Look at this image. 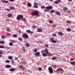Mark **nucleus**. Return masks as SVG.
<instances>
[{"label": "nucleus", "mask_w": 75, "mask_h": 75, "mask_svg": "<svg viewBox=\"0 0 75 75\" xmlns=\"http://www.w3.org/2000/svg\"><path fill=\"white\" fill-rule=\"evenodd\" d=\"M40 52H38L35 53V55L36 57H39V56H40Z\"/></svg>", "instance_id": "nucleus-8"}, {"label": "nucleus", "mask_w": 75, "mask_h": 75, "mask_svg": "<svg viewBox=\"0 0 75 75\" xmlns=\"http://www.w3.org/2000/svg\"><path fill=\"white\" fill-rule=\"evenodd\" d=\"M18 59V57H15V60L17 61Z\"/></svg>", "instance_id": "nucleus-43"}, {"label": "nucleus", "mask_w": 75, "mask_h": 75, "mask_svg": "<svg viewBox=\"0 0 75 75\" xmlns=\"http://www.w3.org/2000/svg\"><path fill=\"white\" fill-rule=\"evenodd\" d=\"M25 45H26V46H27V47H30V44H25Z\"/></svg>", "instance_id": "nucleus-41"}, {"label": "nucleus", "mask_w": 75, "mask_h": 75, "mask_svg": "<svg viewBox=\"0 0 75 75\" xmlns=\"http://www.w3.org/2000/svg\"><path fill=\"white\" fill-rule=\"evenodd\" d=\"M6 10H7L8 11H10V10L8 9H6Z\"/></svg>", "instance_id": "nucleus-56"}, {"label": "nucleus", "mask_w": 75, "mask_h": 75, "mask_svg": "<svg viewBox=\"0 0 75 75\" xmlns=\"http://www.w3.org/2000/svg\"><path fill=\"white\" fill-rule=\"evenodd\" d=\"M6 30L7 31H8V32H10V29H8V28Z\"/></svg>", "instance_id": "nucleus-40"}, {"label": "nucleus", "mask_w": 75, "mask_h": 75, "mask_svg": "<svg viewBox=\"0 0 75 75\" xmlns=\"http://www.w3.org/2000/svg\"><path fill=\"white\" fill-rule=\"evenodd\" d=\"M34 4H35L34 5V7H35V8H38V5H38V4H37V3L36 2H34Z\"/></svg>", "instance_id": "nucleus-6"}, {"label": "nucleus", "mask_w": 75, "mask_h": 75, "mask_svg": "<svg viewBox=\"0 0 75 75\" xmlns=\"http://www.w3.org/2000/svg\"><path fill=\"white\" fill-rule=\"evenodd\" d=\"M22 50L23 52H25V51H26V50L25 49V47H22Z\"/></svg>", "instance_id": "nucleus-23"}, {"label": "nucleus", "mask_w": 75, "mask_h": 75, "mask_svg": "<svg viewBox=\"0 0 75 75\" xmlns=\"http://www.w3.org/2000/svg\"><path fill=\"white\" fill-rule=\"evenodd\" d=\"M63 10L64 11H67L68 10V8L67 7H64L63 8Z\"/></svg>", "instance_id": "nucleus-15"}, {"label": "nucleus", "mask_w": 75, "mask_h": 75, "mask_svg": "<svg viewBox=\"0 0 75 75\" xmlns=\"http://www.w3.org/2000/svg\"><path fill=\"white\" fill-rule=\"evenodd\" d=\"M53 26H54V27H56V26H57V25H56L55 24H54L53 25Z\"/></svg>", "instance_id": "nucleus-59"}, {"label": "nucleus", "mask_w": 75, "mask_h": 75, "mask_svg": "<svg viewBox=\"0 0 75 75\" xmlns=\"http://www.w3.org/2000/svg\"><path fill=\"white\" fill-rule=\"evenodd\" d=\"M22 37L24 38H25V39H27L28 38V35L27 34H24L22 35Z\"/></svg>", "instance_id": "nucleus-2"}, {"label": "nucleus", "mask_w": 75, "mask_h": 75, "mask_svg": "<svg viewBox=\"0 0 75 75\" xmlns=\"http://www.w3.org/2000/svg\"><path fill=\"white\" fill-rule=\"evenodd\" d=\"M7 48L8 49V50H10V48L9 47H7Z\"/></svg>", "instance_id": "nucleus-60"}, {"label": "nucleus", "mask_w": 75, "mask_h": 75, "mask_svg": "<svg viewBox=\"0 0 75 75\" xmlns=\"http://www.w3.org/2000/svg\"><path fill=\"white\" fill-rule=\"evenodd\" d=\"M50 40L51 41V42L53 43H56L57 41L56 40H54L52 38H51L50 39Z\"/></svg>", "instance_id": "nucleus-5"}, {"label": "nucleus", "mask_w": 75, "mask_h": 75, "mask_svg": "<svg viewBox=\"0 0 75 75\" xmlns=\"http://www.w3.org/2000/svg\"><path fill=\"white\" fill-rule=\"evenodd\" d=\"M56 14L58 16H60L61 15V13L59 11H57L56 13Z\"/></svg>", "instance_id": "nucleus-17"}, {"label": "nucleus", "mask_w": 75, "mask_h": 75, "mask_svg": "<svg viewBox=\"0 0 75 75\" xmlns=\"http://www.w3.org/2000/svg\"><path fill=\"white\" fill-rule=\"evenodd\" d=\"M9 45L10 46H13V44L12 42H10L9 43Z\"/></svg>", "instance_id": "nucleus-29"}, {"label": "nucleus", "mask_w": 75, "mask_h": 75, "mask_svg": "<svg viewBox=\"0 0 75 75\" xmlns=\"http://www.w3.org/2000/svg\"><path fill=\"white\" fill-rule=\"evenodd\" d=\"M48 50H49V49H46L45 50V52L47 54H48L49 55H50V53H49V51H48Z\"/></svg>", "instance_id": "nucleus-4"}, {"label": "nucleus", "mask_w": 75, "mask_h": 75, "mask_svg": "<svg viewBox=\"0 0 75 75\" xmlns=\"http://www.w3.org/2000/svg\"><path fill=\"white\" fill-rule=\"evenodd\" d=\"M49 23H50V24H52L53 23V21L52 20H50L49 21Z\"/></svg>", "instance_id": "nucleus-33"}, {"label": "nucleus", "mask_w": 75, "mask_h": 75, "mask_svg": "<svg viewBox=\"0 0 75 75\" xmlns=\"http://www.w3.org/2000/svg\"><path fill=\"white\" fill-rule=\"evenodd\" d=\"M9 1H14V0H9Z\"/></svg>", "instance_id": "nucleus-63"}, {"label": "nucleus", "mask_w": 75, "mask_h": 75, "mask_svg": "<svg viewBox=\"0 0 75 75\" xmlns=\"http://www.w3.org/2000/svg\"><path fill=\"white\" fill-rule=\"evenodd\" d=\"M71 64V65H74V64H75V62H70Z\"/></svg>", "instance_id": "nucleus-36"}, {"label": "nucleus", "mask_w": 75, "mask_h": 75, "mask_svg": "<svg viewBox=\"0 0 75 75\" xmlns=\"http://www.w3.org/2000/svg\"><path fill=\"white\" fill-rule=\"evenodd\" d=\"M11 65H7L5 66V67L6 68H11Z\"/></svg>", "instance_id": "nucleus-12"}, {"label": "nucleus", "mask_w": 75, "mask_h": 75, "mask_svg": "<svg viewBox=\"0 0 75 75\" xmlns=\"http://www.w3.org/2000/svg\"><path fill=\"white\" fill-rule=\"evenodd\" d=\"M58 35H59L62 36V35H64V34L62 32H58Z\"/></svg>", "instance_id": "nucleus-11"}, {"label": "nucleus", "mask_w": 75, "mask_h": 75, "mask_svg": "<svg viewBox=\"0 0 75 75\" xmlns=\"http://www.w3.org/2000/svg\"><path fill=\"white\" fill-rule=\"evenodd\" d=\"M30 33H31V34H33V33H34V32H33V31L31 32H30Z\"/></svg>", "instance_id": "nucleus-62"}, {"label": "nucleus", "mask_w": 75, "mask_h": 75, "mask_svg": "<svg viewBox=\"0 0 75 75\" xmlns=\"http://www.w3.org/2000/svg\"><path fill=\"white\" fill-rule=\"evenodd\" d=\"M23 4H24V5H25V2H23Z\"/></svg>", "instance_id": "nucleus-61"}, {"label": "nucleus", "mask_w": 75, "mask_h": 75, "mask_svg": "<svg viewBox=\"0 0 75 75\" xmlns=\"http://www.w3.org/2000/svg\"><path fill=\"white\" fill-rule=\"evenodd\" d=\"M23 18V16L22 15H19V20H20L21 19Z\"/></svg>", "instance_id": "nucleus-13"}, {"label": "nucleus", "mask_w": 75, "mask_h": 75, "mask_svg": "<svg viewBox=\"0 0 75 75\" xmlns=\"http://www.w3.org/2000/svg\"><path fill=\"white\" fill-rule=\"evenodd\" d=\"M20 68H21V69H25L24 67H23V66L22 65L20 66Z\"/></svg>", "instance_id": "nucleus-26"}, {"label": "nucleus", "mask_w": 75, "mask_h": 75, "mask_svg": "<svg viewBox=\"0 0 75 75\" xmlns=\"http://www.w3.org/2000/svg\"><path fill=\"white\" fill-rule=\"evenodd\" d=\"M67 31H69V32H70V31H71V29L70 28H67Z\"/></svg>", "instance_id": "nucleus-22"}, {"label": "nucleus", "mask_w": 75, "mask_h": 75, "mask_svg": "<svg viewBox=\"0 0 75 75\" xmlns=\"http://www.w3.org/2000/svg\"><path fill=\"white\" fill-rule=\"evenodd\" d=\"M0 48H4V46H0Z\"/></svg>", "instance_id": "nucleus-42"}, {"label": "nucleus", "mask_w": 75, "mask_h": 75, "mask_svg": "<svg viewBox=\"0 0 75 75\" xmlns=\"http://www.w3.org/2000/svg\"><path fill=\"white\" fill-rule=\"evenodd\" d=\"M57 57H53L52 58V60H55L56 59H57Z\"/></svg>", "instance_id": "nucleus-18"}, {"label": "nucleus", "mask_w": 75, "mask_h": 75, "mask_svg": "<svg viewBox=\"0 0 75 75\" xmlns=\"http://www.w3.org/2000/svg\"><path fill=\"white\" fill-rule=\"evenodd\" d=\"M11 35V33H8L6 34V35L8 36H10Z\"/></svg>", "instance_id": "nucleus-37"}, {"label": "nucleus", "mask_w": 75, "mask_h": 75, "mask_svg": "<svg viewBox=\"0 0 75 75\" xmlns=\"http://www.w3.org/2000/svg\"><path fill=\"white\" fill-rule=\"evenodd\" d=\"M46 8H48L49 10H50V9H52L53 7H52V6H50L46 7Z\"/></svg>", "instance_id": "nucleus-7"}, {"label": "nucleus", "mask_w": 75, "mask_h": 75, "mask_svg": "<svg viewBox=\"0 0 75 75\" xmlns=\"http://www.w3.org/2000/svg\"><path fill=\"white\" fill-rule=\"evenodd\" d=\"M67 13H71V11L70 10H68L67 11Z\"/></svg>", "instance_id": "nucleus-53"}, {"label": "nucleus", "mask_w": 75, "mask_h": 75, "mask_svg": "<svg viewBox=\"0 0 75 75\" xmlns=\"http://www.w3.org/2000/svg\"><path fill=\"white\" fill-rule=\"evenodd\" d=\"M49 70L50 74H52L53 73V69L51 68V67H49Z\"/></svg>", "instance_id": "nucleus-3"}, {"label": "nucleus", "mask_w": 75, "mask_h": 75, "mask_svg": "<svg viewBox=\"0 0 75 75\" xmlns=\"http://www.w3.org/2000/svg\"><path fill=\"white\" fill-rule=\"evenodd\" d=\"M72 0H68V1H71Z\"/></svg>", "instance_id": "nucleus-64"}, {"label": "nucleus", "mask_w": 75, "mask_h": 75, "mask_svg": "<svg viewBox=\"0 0 75 75\" xmlns=\"http://www.w3.org/2000/svg\"><path fill=\"white\" fill-rule=\"evenodd\" d=\"M19 40L20 41H23V39H22V38H19Z\"/></svg>", "instance_id": "nucleus-49"}, {"label": "nucleus", "mask_w": 75, "mask_h": 75, "mask_svg": "<svg viewBox=\"0 0 75 75\" xmlns=\"http://www.w3.org/2000/svg\"><path fill=\"white\" fill-rule=\"evenodd\" d=\"M63 71V69L62 68H59L57 69V71Z\"/></svg>", "instance_id": "nucleus-21"}, {"label": "nucleus", "mask_w": 75, "mask_h": 75, "mask_svg": "<svg viewBox=\"0 0 75 75\" xmlns=\"http://www.w3.org/2000/svg\"><path fill=\"white\" fill-rule=\"evenodd\" d=\"M49 11H50V10L48 9V8H46V9L44 10V11L45 12H48Z\"/></svg>", "instance_id": "nucleus-16"}, {"label": "nucleus", "mask_w": 75, "mask_h": 75, "mask_svg": "<svg viewBox=\"0 0 75 75\" xmlns=\"http://www.w3.org/2000/svg\"><path fill=\"white\" fill-rule=\"evenodd\" d=\"M4 38H5V37H4V36H1V38L2 39H4Z\"/></svg>", "instance_id": "nucleus-51"}, {"label": "nucleus", "mask_w": 75, "mask_h": 75, "mask_svg": "<svg viewBox=\"0 0 75 75\" xmlns=\"http://www.w3.org/2000/svg\"><path fill=\"white\" fill-rule=\"evenodd\" d=\"M26 33H31V30H26Z\"/></svg>", "instance_id": "nucleus-28"}, {"label": "nucleus", "mask_w": 75, "mask_h": 75, "mask_svg": "<svg viewBox=\"0 0 75 75\" xmlns=\"http://www.w3.org/2000/svg\"><path fill=\"white\" fill-rule=\"evenodd\" d=\"M8 59L10 60L12 59H13V57L12 56H9L8 57Z\"/></svg>", "instance_id": "nucleus-24"}, {"label": "nucleus", "mask_w": 75, "mask_h": 75, "mask_svg": "<svg viewBox=\"0 0 75 75\" xmlns=\"http://www.w3.org/2000/svg\"><path fill=\"white\" fill-rule=\"evenodd\" d=\"M10 62V61L8 60H7L6 61V63H9Z\"/></svg>", "instance_id": "nucleus-35"}, {"label": "nucleus", "mask_w": 75, "mask_h": 75, "mask_svg": "<svg viewBox=\"0 0 75 75\" xmlns=\"http://www.w3.org/2000/svg\"><path fill=\"white\" fill-rule=\"evenodd\" d=\"M9 8V9H10L11 10H13L14 9V7H10Z\"/></svg>", "instance_id": "nucleus-14"}, {"label": "nucleus", "mask_w": 75, "mask_h": 75, "mask_svg": "<svg viewBox=\"0 0 75 75\" xmlns=\"http://www.w3.org/2000/svg\"><path fill=\"white\" fill-rule=\"evenodd\" d=\"M57 1H58L57 2H58V3H59L61 2V0H57Z\"/></svg>", "instance_id": "nucleus-55"}, {"label": "nucleus", "mask_w": 75, "mask_h": 75, "mask_svg": "<svg viewBox=\"0 0 75 75\" xmlns=\"http://www.w3.org/2000/svg\"><path fill=\"white\" fill-rule=\"evenodd\" d=\"M11 41L13 42V43H14V40H11Z\"/></svg>", "instance_id": "nucleus-58"}, {"label": "nucleus", "mask_w": 75, "mask_h": 75, "mask_svg": "<svg viewBox=\"0 0 75 75\" xmlns=\"http://www.w3.org/2000/svg\"><path fill=\"white\" fill-rule=\"evenodd\" d=\"M17 19L18 20H19V15L18 16V17L17 18Z\"/></svg>", "instance_id": "nucleus-48"}, {"label": "nucleus", "mask_w": 75, "mask_h": 75, "mask_svg": "<svg viewBox=\"0 0 75 75\" xmlns=\"http://www.w3.org/2000/svg\"><path fill=\"white\" fill-rule=\"evenodd\" d=\"M13 37H14V38H17V35L16 34H13Z\"/></svg>", "instance_id": "nucleus-31"}, {"label": "nucleus", "mask_w": 75, "mask_h": 75, "mask_svg": "<svg viewBox=\"0 0 75 75\" xmlns=\"http://www.w3.org/2000/svg\"><path fill=\"white\" fill-rule=\"evenodd\" d=\"M32 15L36 16V17H40V15H39L38 12L37 11H35L33 12Z\"/></svg>", "instance_id": "nucleus-1"}, {"label": "nucleus", "mask_w": 75, "mask_h": 75, "mask_svg": "<svg viewBox=\"0 0 75 75\" xmlns=\"http://www.w3.org/2000/svg\"><path fill=\"white\" fill-rule=\"evenodd\" d=\"M41 69H42L41 68V67L39 68V70H40V71H41Z\"/></svg>", "instance_id": "nucleus-54"}, {"label": "nucleus", "mask_w": 75, "mask_h": 75, "mask_svg": "<svg viewBox=\"0 0 75 75\" xmlns=\"http://www.w3.org/2000/svg\"><path fill=\"white\" fill-rule=\"evenodd\" d=\"M33 28H36V26H32Z\"/></svg>", "instance_id": "nucleus-44"}, {"label": "nucleus", "mask_w": 75, "mask_h": 75, "mask_svg": "<svg viewBox=\"0 0 75 75\" xmlns=\"http://www.w3.org/2000/svg\"><path fill=\"white\" fill-rule=\"evenodd\" d=\"M52 36H56L57 35H56V34H52Z\"/></svg>", "instance_id": "nucleus-52"}, {"label": "nucleus", "mask_w": 75, "mask_h": 75, "mask_svg": "<svg viewBox=\"0 0 75 75\" xmlns=\"http://www.w3.org/2000/svg\"><path fill=\"white\" fill-rule=\"evenodd\" d=\"M37 51V49H35L34 50V52H36Z\"/></svg>", "instance_id": "nucleus-46"}, {"label": "nucleus", "mask_w": 75, "mask_h": 75, "mask_svg": "<svg viewBox=\"0 0 75 75\" xmlns=\"http://www.w3.org/2000/svg\"><path fill=\"white\" fill-rule=\"evenodd\" d=\"M48 44H46L45 45V46L47 47V48H48L49 46H48Z\"/></svg>", "instance_id": "nucleus-39"}, {"label": "nucleus", "mask_w": 75, "mask_h": 75, "mask_svg": "<svg viewBox=\"0 0 75 75\" xmlns=\"http://www.w3.org/2000/svg\"><path fill=\"white\" fill-rule=\"evenodd\" d=\"M54 3H55L56 4H58V2L57 1H55L54 2Z\"/></svg>", "instance_id": "nucleus-45"}, {"label": "nucleus", "mask_w": 75, "mask_h": 75, "mask_svg": "<svg viewBox=\"0 0 75 75\" xmlns=\"http://www.w3.org/2000/svg\"><path fill=\"white\" fill-rule=\"evenodd\" d=\"M41 8L42 9H44V8H45V6H41Z\"/></svg>", "instance_id": "nucleus-30"}, {"label": "nucleus", "mask_w": 75, "mask_h": 75, "mask_svg": "<svg viewBox=\"0 0 75 75\" xmlns=\"http://www.w3.org/2000/svg\"><path fill=\"white\" fill-rule=\"evenodd\" d=\"M47 54L45 53H43L42 54V56L44 57H46L47 56Z\"/></svg>", "instance_id": "nucleus-9"}, {"label": "nucleus", "mask_w": 75, "mask_h": 75, "mask_svg": "<svg viewBox=\"0 0 75 75\" xmlns=\"http://www.w3.org/2000/svg\"><path fill=\"white\" fill-rule=\"evenodd\" d=\"M23 21H26V19L25 18H23Z\"/></svg>", "instance_id": "nucleus-47"}, {"label": "nucleus", "mask_w": 75, "mask_h": 75, "mask_svg": "<svg viewBox=\"0 0 75 75\" xmlns=\"http://www.w3.org/2000/svg\"><path fill=\"white\" fill-rule=\"evenodd\" d=\"M38 32H42V29L41 28H38Z\"/></svg>", "instance_id": "nucleus-10"}, {"label": "nucleus", "mask_w": 75, "mask_h": 75, "mask_svg": "<svg viewBox=\"0 0 75 75\" xmlns=\"http://www.w3.org/2000/svg\"><path fill=\"white\" fill-rule=\"evenodd\" d=\"M3 1L4 3H9L8 1H6L5 0H3Z\"/></svg>", "instance_id": "nucleus-34"}, {"label": "nucleus", "mask_w": 75, "mask_h": 75, "mask_svg": "<svg viewBox=\"0 0 75 75\" xmlns=\"http://www.w3.org/2000/svg\"><path fill=\"white\" fill-rule=\"evenodd\" d=\"M2 53H3V52L1 50H0V54H1Z\"/></svg>", "instance_id": "nucleus-50"}, {"label": "nucleus", "mask_w": 75, "mask_h": 75, "mask_svg": "<svg viewBox=\"0 0 75 75\" xmlns=\"http://www.w3.org/2000/svg\"><path fill=\"white\" fill-rule=\"evenodd\" d=\"M12 15L11 14H8L7 15V16L8 17H12Z\"/></svg>", "instance_id": "nucleus-20"}, {"label": "nucleus", "mask_w": 75, "mask_h": 75, "mask_svg": "<svg viewBox=\"0 0 75 75\" xmlns=\"http://www.w3.org/2000/svg\"><path fill=\"white\" fill-rule=\"evenodd\" d=\"M50 12L51 13H53L55 12V11L54 10H51Z\"/></svg>", "instance_id": "nucleus-27"}, {"label": "nucleus", "mask_w": 75, "mask_h": 75, "mask_svg": "<svg viewBox=\"0 0 75 75\" xmlns=\"http://www.w3.org/2000/svg\"><path fill=\"white\" fill-rule=\"evenodd\" d=\"M27 6H28V7H31L32 5L30 3H28Z\"/></svg>", "instance_id": "nucleus-25"}, {"label": "nucleus", "mask_w": 75, "mask_h": 75, "mask_svg": "<svg viewBox=\"0 0 75 75\" xmlns=\"http://www.w3.org/2000/svg\"><path fill=\"white\" fill-rule=\"evenodd\" d=\"M12 64H14V60L12 61Z\"/></svg>", "instance_id": "nucleus-57"}, {"label": "nucleus", "mask_w": 75, "mask_h": 75, "mask_svg": "<svg viewBox=\"0 0 75 75\" xmlns=\"http://www.w3.org/2000/svg\"><path fill=\"white\" fill-rule=\"evenodd\" d=\"M67 23L68 24H69V23H71V22L69 21H67Z\"/></svg>", "instance_id": "nucleus-38"}, {"label": "nucleus", "mask_w": 75, "mask_h": 75, "mask_svg": "<svg viewBox=\"0 0 75 75\" xmlns=\"http://www.w3.org/2000/svg\"><path fill=\"white\" fill-rule=\"evenodd\" d=\"M0 44H4L5 43L4 42V41H2L0 42Z\"/></svg>", "instance_id": "nucleus-32"}, {"label": "nucleus", "mask_w": 75, "mask_h": 75, "mask_svg": "<svg viewBox=\"0 0 75 75\" xmlns=\"http://www.w3.org/2000/svg\"><path fill=\"white\" fill-rule=\"evenodd\" d=\"M15 70V69L14 68H11L10 69H9V70L10 71H11V72H13V71H14Z\"/></svg>", "instance_id": "nucleus-19"}]
</instances>
